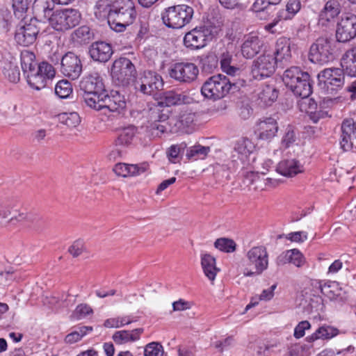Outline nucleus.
Masks as SVG:
<instances>
[{
  "instance_id": "nucleus-1",
  "label": "nucleus",
  "mask_w": 356,
  "mask_h": 356,
  "mask_svg": "<svg viewBox=\"0 0 356 356\" xmlns=\"http://www.w3.org/2000/svg\"><path fill=\"white\" fill-rule=\"evenodd\" d=\"M244 84L245 81H235L225 75H213L203 83L201 93L205 98L216 101L224 98L230 92L238 90Z\"/></svg>"
},
{
  "instance_id": "nucleus-2",
  "label": "nucleus",
  "mask_w": 356,
  "mask_h": 356,
  "mask_svg": "<svg viewBox=\"0 0 356 356\" xmlns=\"http://www.w3.org/2000/svg\"><path fill=\"white\" fill-rule=\"evenodd\" d=\"M136 17L135 3L133 0H115L113 3L111 29L122 32L131 24Z\"/></svg>"
},
{
  "instance_id": "nucleus-3",
  "label": "nucleus",
  "mask_w": 356,
  "mask_h": 356,
  "mask_svg": "<svg viewBox=\"0 0 356 356\" xmlns=\"http://www.w3.org/2000/svg\"><path fill=\"white\" fill-rule=\"evenodd\" d=\"M285 86L298 97L310 96L312 85L310 75L298 67H291L286 70L282 76Z\"/></svg>"
},
{
  "instance_id": "nucleus-4",
  "label": "nucleus",
  "mask_w": 356,
  "mask_h": 356,
  "mask_svg": "<svg viewBox=\"0 0 356 356\" xmlns=\"http://www.w3.org/2000/svg\"><path fill=\"white\" fill-rule=\"evenodd\" d=\"M193 8L179 4L165 8L161 13L163 24L172 29H181L188 24L193 16Z\"/></svg>"
},
{
  "instance_id": "nucleus-5",
  "label": "nucleus",
  "mask_w": 356,
  "mask_h": 356,
  "mask_svg": "<svg viewBox=\"0 0 356 356\" xmlns=\"http://www.w3.org/2000/svg\"><path fill=\"white\" fill-rule=\"evenodd\" d=\"M246 264L243 275L252 277L261 275L268 266V254L264 246H254L246 254Z\"/></svg>"
},
{
  "instance_id": "nucleus-6",
  "label": "nucleus",
  "mask_w": 356,
  "mask_h": 356,
  "mask_svg": "<svg viewBox=\"0 0 356 356\" xmlns=\"http://www.w3.org/2000/svg\"><path fill=\"white\" fill-rule=\"evenodd\" d=\"M79 87L84 92V102L90 107L95 101L104 95L105 90L102 79L97 73L85 76L79 83Z\"/></svg>"
},
{
  "instance_id": "nucleus-7",
  "label": "nucleus",
  "mask_w": 356,
  "mask_h": 356,
  "mask_svg": "<svg viewBox=\"0 0 356 356\" xmlns=\"http://www.w3.org/2000/svg\"><path fill=\"white\" fill-rule=\"evenodd\" d=\"M126 101L124 95L120 94L118 91L112 90L110 94H108L106 90L104 92V95L98 98L95 104H92L90 108L97 111H104V114H106V111L108 112L116 113L117 115L121 114L126 108Z\"/></svg>"
},
{
  "instance_id": "nucleus-8",
  "label": "nucleus",
  "mask_w": 356,
  "mask_h": 356,
  "mask_svg": "<svg viewBox=\"0 0 356 356\" xmlns=\"http://www.w3.org/2000/svg\"><path fill=\"white\" fill-rule=\"evenodd\" d=\"M81 18V13L76 9H56L49 25L57 31H65L78 25Z\"/></svg>"
},
{
  "instance_id": "nucleus-9",
  "label": "nucleus",
  "mask_w": 356,
  "mask_h": 356,
  "mask_svg": "<svg viewBox=\"0 0 356 356\" xmlns=\"http://www.w3.org/2000/svg\"><path fill=\"white\" fill-rule=\"evenodd\" d=\"M54 76L55 70L53 66L47 62H42L36 68L27 73L26 79L31 88L40 90L44 88Z\"/></svg>"
},
{
  "instance_id": "nucleus-10",
  "label": "nucleus",
  "mask_w": 356,
  "mask_h": 356,
  "mask_svg": "<svg viewBox=\"0 0 356 356\" xmlns=\"http://www.w3.org/2000/svg\"><path fill=\"white\" fill-rule=\"evenodd\" d=\"M168 73L170 77L177 81L189 83L196 79L199 70L193 63L181 62L173 64L169 69Z\"/></svg>"
},
{
  "instance_id": "nucleus-11",
  "label": "nucleus",
  "mask_w": 356,
  "mask_h": 356,
  "mask_svg": "<svg viewBox=\"0 0 356 356\" xmlns=\"http://www.w3.org/2000/svg\"><path fill=\"white\" fill-rule=\"evenodd\" d=\"M333 58L331 42L327 38H319L311 46L309 53V59L311 62L323 65Z\"/></svg>"
},
{
  "instance_id": "nucleus-12",
  "label": "nucleus",
  "mask_w": 356,
  "mask_h": 356,
  "mask_svg": "<svg viewBox=\"0 0 356 356\" xmlns=\"http://www.w3.org/2000/svg\"><path fill=\"white\" fill-rule=\"evenodd\" d=\"M213 38L211 27L202 26L188 32L184 38V44L187 48L199 49L205 47Z\"/></svg>"
},
{
  "instance_id": "nucleus-13",
  "label": "nucleus",
  "mask_w": 356,
  "mask_h": 356,
  "mask_svg": "<svg viewBox=\"0 0 356 356\" xmlns=\"http://www.w3.org/2000/svg\"><path fill=\"white\" fill-rule=\"evenodd\" d=\"M276 64L273 54L259 56L252 62L251 74L253 79L261 80L270 76L275 70Z\"/></svg>"
},
{
  "instance_id": "nucleus-14",
  "label": "nucleus",
  "mask_w": 356,
  "mask_h": 356,
  "mask_svg": "<svg viewBox=\"0 0 356 356\" xmlns=\"http://www.w3.org/2000/svg\"><path fill=\"white\" fill-rule=\"evenodd\" d=\"M135 66L129 58L121 57L113 63L111 74L113 78L118 80L120 84H129L135 76Z\"/></svg>"
},
{
  "instance_id": "nucleus-15",
  "label": "nucleus",
  "mask_w": 356,
  "mask_h": 356,
  "mask_svg": "<svg viewBox=\"0 0 356 356\" xmlns=\"http://www.w3.org/2000/svg\"><path fill=\"white\" fill-rule=\"evenodd\" d=\"M163 81L162 77L152 71L144 72L143 76L135 83V89L145 95H154L162 90Z\"/></svg>"
},
{
  "instance_id": "nucleus-16",
  "label": "nucleus",
  "mask_w": 356,
  "mask_h": 356,
  "mask_svg": "<svg viewBox=\"0 0 356 356\" xmlns=\"http://www.w3.org/2000/svg\"><path fill=\"white\" fill-rule=\"evenodd\" d=\"M345 74L343 67H331L321 71L317 77L320 84L323 83L324 87L332 90L343 87Z\"/></svg>"
},
{
  "instance_id": "nucleus-17",
  "label": "nucleus",
  "mask_w": 356,
  "mask_h": 356,
  "mask_svg": "<svg viewBox=\"0 0 356 356\" xmlns=\"http://www.w3.org/2000/svg\"><path fill=\"white\" fill-rule=\"evenodd\" d=\"M356 37V15L348 13L338 22L336 38L339 42H347Z\"/></svg>"
},
{
  "instance_id": "nucleus-18",
  "label": "nucleus",
  "mask_w": 356,
  "mask_h": 356,
  "mask_svg": "<svg viewBox=\"0 0 356 356\" xmlns=\"http://www.w3.org/2000/svg\"><path fill=\"white\" fill-rule=\"evenodd\" d=\"M149 117L152 121L149 129L152 135L160 136L168 130L166 121L169 118L168 113H164L161 105H152L149 108Z\"/></svg>"
},
{
  "instance_id": "nucleus-19",
  "label": "nucleus",
  "mask_w": 356,
  "mask_h": 356,
  "mask_svg": "<svg viewBox=\"0 0 356 356\" xmlns=\"http://www.w3.org/2000/svg\"><path fill=\"white\" fill-rule=\"evenodd\" d=\"M60 72L72 80L79 77L82 72V63L78 56L69 51L62 56Z\"/></svg>"
},
{
  "instance_id": "nucleus-20",
  "label": "nucleus",
  "mask_w": 356,
  "mask_h": 356,
  "mask_svg": "<svg viewBox=\"0 0 356 356\" xmlns=\"http://www.w3.org/2000/svg\"><path fill=\"white\" fill-rule=\"evenodd\" d=\"M22 222L29 223L31 228L38 232L43 231L47 227L46 219L35 213L19 212L8 220L9 225H13Z\"/></svg>"
},
{
  "instance_id": "nucleus-21",
  "label": "nucleus",
  "mask_w": 356,
  "mask_h": 356,
  "mask_svg": "<svg viewBox=\"0 0 356 356\" xmlns=\"http://www.w3.org/2000/svg\"><path fill=\"white\" fill-rule=\"evenodd\" d=\"M278 130L277 120L272 117L264 118L257 123L256 131L259 138L261 140H271L276 136Z\"/></svg>"
},
{
  "instance_id": "nucleus-22",
  "label": "nucleus",
  "mask_w": 356,
  "mask_h": 356,
  "mask_svg": "<svg viewBox=\"0 0 356 356\" xmlns=\"http://www.w3.org/2000/svg\"><path fill=\"white\" fill-rule=\"evenodd\" d=\"M38 33L39 30L35 24H25L17 29L15 39L19 44L27 47L35 41Z\"/></svg>"
},
{
  "instance_id": "nucleus-23",
  "label": "nucleus",
  "mask_w": 356,
  "mask_h": 356,
  "mask_svg": "<svg viewBox=\"0 0 356 356\" xmlns=\"http://www.w3.org/2000/svg\"><path fill=\"white\" fill-rule=\"evenodd\" d=\"M192 102L193 98L185 92L171 90L164 92L161 97V101L156 105H161L162 108L163 105L169 107L181 104H189Z\"/></svg>"
},
{
  "instance_id": "nucleus-24",
  "label": "nucleus",
  "mask_w": 356,
  "mask_h": 356,
  "mask_svg": "<svg viewBox=\"0 0 356 356\" xmlns=\"http://www.w3.org/2000/svg\"><path fill=\"white\" fill-rule=\"evenodd\" d=\"M341 140L340 145L344 151H348L353 147V139H356V121L352 118L343 120L341 124Z\"/></svg>"
},
{
  "instance_id": "nucleus-25",
  "label": "nucleus",
  "mask_w": 356,
  "mask_h": 356,
  "mask_svg": "<svg viewBox=\"0 0 356 356\" xmlns=\"http://www.w3.org/2000/svg\"><path fill=\"white\" fill-rule=\"evenodd\" d=\"M111 44L104 41H97L90 45L89 54L92 59L100 63L107 62L113 54Z\"/></svg>"
},
{
  "instance_id": "nucleus-26",
  "label": "nucleus",
  "mask_w": 356,
  "mask_h": 356,
  "mask_svg": "<svg viewBox=\"0 0 356 356\" xmlns=\"http://www.w3.org/2000/svg\"><path fill=\"white\" fill-rule=\"evenodd\" d=\"M56 3L54 0H35L33 9L38 17L49 23L56 11Z\"/></svg>"
},
{
  "instance_id": "nucleus-27",
  "label": "nucleus",
  "mask_w": 356,
  "mask_h": 356,
  "mask_svg": "<svg viewBox=\"0 0 356 356\" xmlns=\"http://www.w3.org/2000/svg\"><path fill=\"white\" fill-rule=\"evenodd\" d=\"M149 169V164L143 162L139 164H127L118 163L113 168L114 172L118 176L127 177L129 176H137L145 172Z\"/></svg>"
},
{
  "instance_id": "nucleus-28",
  "label": "nucleus",
  "mask_w": 356,
  "mask_h": 356,
  "mask_svg": "<svg viewBox=\"0 0 356 356\" xmlns=\"http://www.w3.org/2000/svg\"><path fill=\"white\" fill-rule=\"evenodd\" d=\"M293 44L291 40L286 38H279L275 44L274 58L277 63H287L291 58V47Z\"/></svg>"
},
{
  "instance_id": "nucleus-29",
  "label": "nucleus",
  "mask_w": 356,
  "mask_h": 356,
  "mask_svg": "<svg viewBox=\"0 0 356 356\" xmlns=\"http://www.w3.org/2000/svg\"><path fill=\"white\" fill-rule=\"evenodd\" d=\"M300 1L299 0H289L284 10H280L277 15L278 20H274L273 22L266 25V29L273 32V29L277 24L279 20L291 19L300 9Z\"/></svg>"
},
{
  "instance_id": "nucleus-30",
  "label": "nucleus",
  "mask_w": 356,
  "mask_h": 356,
  "mask_svg": "<svg viewBox=\"0 0 356 356\" xmlns=\"http://www.w3.org/2000/svg\"><path fill=\"white\" fill-rule=\"evenodd\" d=\"M263 42L257 35L245 36L241 45L242 54L247 58H252L260 51Z\"/></svg>"
},
{
  "instance_id": "nucleus-31",
  "label": "nucleus",
  "mask_w": 356,
  "mask_h": 356,
  "mask_svg": "<svg viewBox=\"0 0 356 356\" xmlns=\"http://www.w3.org/2000/svg\"><path fill=\"white\" fill-rule=\"evenodd\" d=\"M341 12V6L337 0H329L319 15V23L326 26L327 22L337 17Z\"/></svg>"
},
{
  "instance_id": "nucleus-32",
  "label": "nucleus",
  "mask_w": 356,
  "mask_h": 356,
  "mask_svg": "<svg viewBox=\"0 0 356 356\" xmlns=\"http://www.w3.org/2000/svg\"><path fill=\"white\" fill-rule=\"evenodd\" d=\"M277 172L285 177H293L303 171V166L295 159L281 161L276 168Z\"/></svg>"
},
{
  "instance_id": "nucleus-33",
  "label": "nucleus",
  "mask_w": 356,
  "mask_h": 356,
  "mask_svg": "<svg viewBox=\"0 0 356 356\" xmlns=\"http://www.w3.org/2000/svg\"><path fill=\"white\" fill-rule=\"evenodd\" d=\"M341 66L346 74L356 76V45L348 49L342 56Z\"/></svg>"
},
{
  "instance_id": "nucleus-34",
  "label": "nucleus",
  "mask_w": 356,
  "mask_h": 356,
  "mask_svg": "<svg viewBox=\"0 0 356 356\" xmlns=\"http://www.w3.org/2000/svg\"><path fill=\"white\" fill-rule=\"evenodd\" d=\"M201 265L204 275L213 282L220 269L216 267V259L208 253L201 254Z\"/></svg>"
},
{
  "instance_id": "nucleus-35",
  "label": "nucleus",
  "mask_w": 356,
  "mask_h": 356,
  "mask_svg": "<svg viewBox=\"0 0 356 356\" xmlns=\"http://www.w3.org/2000/svg\"><path fill=\"white\" fill-rule=\"evenodd\" d=\"M321 292L330 300L336 299L341 295V288L337 282L327 281L322 284V282H317Z\"/></svg>"
},
{
  "instance_id": "nucleus-36",
  "label": "nucleus",
  "mask_w": 356,
  "mask_h": 356,
  "mask_svg": "<svg viewBox=\"0 0 356 356\" xmlns=\"http://www.w3.org/2000/svg\"><path fill=\"white\" fill-rule=\"evenodd\" d=\"M111 0H98L95 6V15L98 19H107L108 25L111 26V16L113 13Z\"/></svg>"
},
{
  "instance_id": "nucleus-37",
  "label": "nucleus",
  "mask_w": 356,
  "mask_h": 356,
  "mask_svg": "<svg viewBox=\"0 0 356 356\" xmlns=\"http://www.w3.org/2000/svg\"><path fill=\"white\" fill-rule=\"evenodd\" d=\"M338 334L337 329L327 325L320 327L314 333L306 338L309 342H313L317 339H331Z\"/></svg>"
},
{
  "instance_id": "nucleus-38",
  "label": "nucleus",
  "mask_w": 356,
  "mask_h": 356,
  "mask_svg": "<svg viewBox=\"0 0 356 356\" xmlns=\"http://www.w3.org/2000/svg\"><path fill=\"white\" fill-rule=\"evenodd\" d=\"M2 72L10 82L17 83L19 81V70L15 60L5 61Z\"/></svg>"
},
{
  "instance_id": "nucleus-39",
  "label": "nucleus",
  "mask_w": 356,
  "mask_h": 356,
  "mask_svg": "<svg viewBox=\"0 0 356 356\" xmlns=\"http://www.w3.org/2000/svg\"><path fill=\"white\" fill-rule=\"evenodd\" d=\"M278 97V90L273 86L266 85L259 93V99L265 105H270Z\"/></svg>"
},
{
  "instance_id": "nucleus-40",
  "label": "nucleus",
  "mask_w": 356,
  "mask_h": 356,
  "mask_svg": "<svg viewBox=\"0 0 356 356\" xmlns=\"http://www.w3.org/2000/svg\"><path fill=\"white\" fill-rule=\"evenodd\" d=\"M35 54L29 51H23L21 53V65L24 73L27 74L38 67L35 60Z\"/></svg>"
},
{
  "instance_id": "nucleus-41",
  "label": "nucleus",
  "mask_w": 356,
  "mask_h": 356,
  "mask_svg": "<svg viewBox=\"0 0 356 356\" xmlns=\"http://www.w3.org/2000/svg\"><path fill=\"white\" fill-rule=\"evenodd\" d=\"M94 38V33L87 26H81L73 33V39L79 43H88Z\"/></svg>"
},
{
  "instance_id": "nucleus-42",
  "label": "nucleus",
  "mask_w": 356,
  "mask_h": 356,
  "mask_svg": "<svg viewBox=\"0 0 356 356\" xmlns=\"http://www.w3.org/2000/svg\"><path fill=\"white\" fill-rule=\"evenodd\" d=\"M209 152V147H205L200 145H195L187 149L186 156L188 159H202L207 156Z\"/></svg>"
},
{
  "instance_id": "nucleus-43",
  "label": "nucleus",
  "mask_w": 356,
  "mask_h": 356,
  "mask_svg": "<svg viewBox=\"0 0 356 356\" xmlns=\"http://www.w3.org/2000/svg\"><path fill=\"white\" fill-rule=\"evenodd\" d=\"M200 64L202 71L210 74L218 67V59L215 54H209L201 58Z\"/></svg>"
},
{
  "instance_id": "nucleus-44",
  "label": "nucleus",
  "mask_w": 356,
  "mask_h": 356,
  "mask_svg": "<svg viewBox=\"0 0 356 356\" xmlns=\"http://www.w3.org/2000/svg\"><path fill=\"white\" fill-rule=\"evenodd\" d=\"M254 148V143L250 139L243 138L236 142L234 146V151L239 154L247 156L253 152Z\"/></svg>"
},
{
  "instance_id": "nucleus-45",
  "label": "nucleus",
  "mask_w": 356,
  "mask_h": 356,
  "mask_svg": "<svg viewBox=\"0 0 356 356\" xmlns=\"http://www.w3.org/2000/svg\"><path fill=\"white\" fill-rule=\"evenodd\" d=\"M136 134V129L134 127H128L123 129L119 134L116 140L117 145H128L133 140Z\"/></svg>"
},
{
  "instance_id": "nucleus-46",
  "label": "nucleus",
  "mask_w": 356,
  "mask_h": 356,
  "mask_svg": "<svg viewBox=\"0 0 356 356\" xmlns=\"http://www.w3.org/2000/svg\"><path fill=\"white\" fill-rule=\"evenodd\" d=\"M72 92V83L67 80L59 81L55 86L56 95L61 99H65L70 97Z\"/></svg>"
},
{
  "instance_id": "nucleus-47",
  "label": "nucleus",
  "mask_w": 356,
  "mask_h": 356,
  "mask_svg": "<svg viewBox=\"0 0 356 356\" xmlns=\"http://www.w3.org/2000/svg\"><path fill=\"white\" fill-rule=\"evenodd\" d=\"M214 246L219 250L227 253L234 252L236 249L235 241L228 238H218L214 243Z\"/></svg>"
},
{
  "instance_id": "nucleus-48",
  "label": "nucleus",
  "mask_w": 356,
  "mask_h": 356,
  "mask_svg": "<svg viewBox=\"0 0 356 356\" xmlns=\"http://www.w3.org/2000/svg\"><path fill=\"white\" fill-rule=\"evenodd\" d=\"M134 321L129 316L108 318L104 321V325L110 328H118L129 325Z\"/></svg>"
},
{
  "instance_id": "nucleus-49",
  "label": "nucleus",
  "mask_w": 356,
  "mask_h": 356,
  "mask_svg": "<svg viewBox=\"0 0 356 356\" xmlns=\"http://www.w3.org/2000/svg\"><path fill=\"white\" fill-rule=\"evenodd\" d=\"M300 97L301 99L298 103L300 110L306 113L315 112L317 108L316 102L312 98H309V96Z\"/></svg>"
},
{
  "instance_id": "nucleus-50",
  "label": "nucleus",
  "mask_w": 356,
  "mask_h": 356,
  "mask_svg": "<svg viewBox=\"0 0 356 356\" xmlns=\"http://www.w3.org/2000/svg\"><path fill=\"white\" fill-rule=\"evenodd\" d=\"M11 13L8 9L0 10V31L6 33L10 29L12 21Z\"/></svg>"
},
{
  "instance_id": "nucleus-51",
  "label": "nucleus",
  "mask_w": 356,
  "mask_h": 356,
  "mask_svg": "<svg viewBox=\"0 0 356 356\" xmlns=\"http://www.w3.org/2000/svg\"><path fill=\"white\" fill-rule=\"evenodd\" d=\"M163 353V348L159 342H151L144 349L145 356H162Z\"/></svg>"
},
{
  "instance_id": "nucleus-52",
  "label": "nucleus",
  "mask_w": 356,
  "mask_h": 356,
  "mask_svg": "<svg viewBox=\"0 0 356 356\" xmlns=\"http://www.w3.org/2000/svg\"><path fill=\"white\" fill-rule=\"evenodd\" d=\"M253 113V109L248 101H241L238 104V114L243 120L249 119Z\"/></svg>"
},
{
  "instance_id": "nucleus-53",
  "label": "nucleus",
  "mask_w": 356,
  "mask_h": 356,
  "mask_svg": "<svg viewBox=\"0 0 356 356\" xmlns=\"http://www.w3.org/2000/svg\"><path fill=\"white\" fill-rule=\"evenodd\" d=\"M13 213L10 204H0V226L6 227L9 225L6 219Z\"/></svg>"
},
{
  "instance_id": "nucleus-54",
  "label": "nucleus",
  "mask_w": 356,
  "mask_h": 356,
  "mask_svg": "<svg viewBox=\"0 0 356 356\" xmlns=\"http://www.w3.org/2000/svg\"><path fill=\"white\" fill-rule=\"evenodd\" d=\"M28 6L27 0H13V8L15 15L22 17L23 14L28 10Z\"/></svg>"
},
{
  "instance_id": "nucleus-55",
  "label": "nucleus",
  "mask_w": 356,
  "mask_h": 356,
  "mask_svg": "<svg viewBox=\"0 0 356 356\" xmlns=\"http://www.w3.org/2000/svg\"><path fill=\"white\" fill-rule=\"evenodd\" d=\"M288 254L290 256L289 263L293 264L297 267H300L303 265L305 262L304 257L298 250H289Z\"/></svg>"
},
{
  "instance_id": "nucleus-56",
  "label": "nucleus",
  "mask_w": 356,
  "mask_h": 356,
  "mask_svg": "<svg viewBox=\"0 0 356 356\" xmlns=\"http://www.w3.org/2000/svg\"><path fill=\"white\" fill-rule=\"evenodd\" d=\"M86 250L85 244L83 241H75L68 249V252L74 257H77Z\"/></svg>"
},
{
  "instance_id": "nucleus-57",
  "label": "nucleus",
  "mask_w": 356,
  "mask_h": 356,
  "mask_svg": "<svg viewBox=\"0 0 356 356\" xmlns=\"http://www.w3.org/2000/svg\"><path fill=\"white\" fill-rule=\"evenodd\" d=\"M92 313V308L86 304L79 305L73 313L76 319H81Z\"/></svg>"
},
{
  "instance_id": "nucleus-58",
  "label": "nucleus",
  "mask_w": 356,
  "mask_h": 356,
  "mask_svg": "<svg viewBox=\"0 0 356 356\" xmlns=\"http://www.w3.org/2000/svg\"><path fill=\"white\" fill-rule=\"evenodd\" d=\"M186 147L185 143H182L179 145H172L168 152V157L172 163H176V160L178 159L179 155L181 151H184Z\"/></svg>"
},
{
  "instance_id": "nucleus-59",
  "label": "nucleus",
  "mask_w": 356,
  "mask_h": 356,
  "mask_svg": "<svg viewBox=\"0 0 356 356\" xmlns=\"http://www.w3.org/2000/svg\"><path fill=\"white\" fill-rule=\"evenodd\" d=\"M65 124L69 127H76L81 120L77 113H65L63 116Z\"/></svg>"
},
{
  "instance_id": "nucleus-60",
  "label": "nucleus",
  "mask_w": 356,
  "mask_h": 356,
  "mask_svg": "<svg viewBox=\"0 0 356 356\" xmlns=\"http://www.w3.org/2000/svg\"><path fill=\"white\" fill-rule=\"evenodd\" d=\"M296 140V136L293 129L288 127L286 129L285 134L282 138V143L286 147H289Z\"/></svg>"
},
{
  "instance_id": "nucleus-61",
  "label": "nucleus",
  "mask_w": 356,
  "mask_h": 356,
  "mask_svg": "<svg viewBox=\"0 0 356 356\" xmlns=\"http://www.w3.org/2000/svg\"><path fill=\"white\" fill-rule=\"evenodd\" d=\"M113 341L118 344H122L131 341L129 335V331L120 330L115 332L113 335Z\"/></svg>"
},
{
  "instance_id": "nucleus-62",
  "label": "nucleus",
  "mask_w": 356,
  "mask_h": 356,
  "mask_svg": "<svg viewBox=\"0 0 356 356\" xmlns=\"http://www.w3.org/2000/svg\"><path fill=\"white\" fill-rule=\"evenodd\" d=\"M311 327V325L307 321H302L300 322L294 330V337L297 339H300L305 335L306 330H309Z\"/></svg>"
},
{
  "instance_id": "nucleus-63",
  "label": "nucleus",
  "mask_w": 356,
  "mask_h": 356,
  "mask_svg": "<svg viewBox=\"0 0 356 356\" xmlns=\"http://www.w3.org/2000/svg\"><path fill=\"white\" fill-rule=\"evenodd\" d=\"M191 304L190 302L186 301L184 299H179L172 303L173 312H181L190 309Z\"/></svg>"
},
{
  "instance_id": "nucleus-64",
  "label": "nucleus",
  "mask_w": 356,
  "mask_h": 356,
  "mask_svg": "<svg viewBox=\"0 0 356 356\" xmlns=\"http://www.w3.org/2000/svg\"><path fill=\"white\" fill-rule=\"evenodd\" d=\"M305 346L300 344L292 345L289 349V356H306Z\"/></svg>"
}]
</instances>
